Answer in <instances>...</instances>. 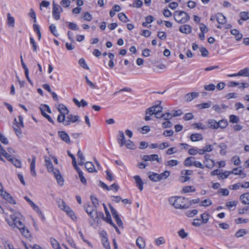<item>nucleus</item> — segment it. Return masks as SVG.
<instances>
[{"label":"nucleus","mask_w":249,"mask_h":249,"mask_svg":"<svg viewBox=\"0 0 249 249\" xmlns=\"http://www.w3.org/2000/svg\"><path fill=\"white\" fill-rule=\"evenodd\" d=\"M169 202L176 209H186L191 206L188 199L183 196L171 197L169 199Z\"/></svg>","instance_id":"obj_1"},{"label":"nucleus","mask_w":249,"mask_h":249,"mask_svg":"<svg viewBox=\"0 0 249 249\" xmlns=\"http://www.w3.org/2000/svg\"><path fill=\"white\" fill-rule=\"evenodd\" d=\"M45 166L47 170L50 173H53L54 177L56 179L57 182L60 186L64 184V179L58 169L54 168L53 163L50 159L47 156L44 157Z\"/></svg>","instance_id":"obj_2"},{"label":"nucleus","mask_w":249,"mask_h":249,"mask_svg":"<svg viewBox=\"0 0 249 249\" xmlns=\"http://www.w3.org/2000/svg\"><path fill=\"white\" fill-rule=\"evenodd\" d=\"M20 214L18 213H15L10 215V218L6 219L8 225L13 228H22L23 224L20 219Z\"/></svg>","instance_id":"obj_3"},{"label":"nucleus","mask_w":249,"mask_h":249,"mask_svg":"<svg viewBox=\"0 0 249 249\" xmlns=\"http://www.w3.org/2000/svg\"><path fill=\"white\" fill-rule=\"evenodd\" d=\"M1 155L3 156L6 158L9 161L13 164L16 167L20 168L21 166V162L18 160L12 157V155H9L6 152V151L3 149L1 144H0V160H2Z\"/></svg>","instance_id":"obj_4"},{"label":"nucleus","mask_w":249,"mask_h":249,"mask_svg":"<svg viewBox=\"0 0 249 249\" xmlns=\"http://www.w3.org/2000/svg\"><path fill=\"white\" fill-rule=\"evenodd\" d=\"M175 20L179 23H184L190 19L188 14L183 11H176L174 13Z\"/></svg>","instance_id":"obj_5"},{"label":"nucleus","mask_w":249,"mask_h":249,"mask_svg":"<svg viewBox=\"0 0 249 249\" xmlns=\"http://www.w3.org/2000/svg\"><path fill=\"white\" fill-rule=\"evenodd\" d=\"M142 160L145 161H154L156 160L158 162L160 163L161 162V159L159 158L157 154H152L150 155H143L142 157Z\"/></svg>","instance_id":"obj_6"},{"label":"nucleus","mask_w":249,"mask_h":249,"mask_svg":"<svg viewBox=\"0 0 249 249\" xmlns=\"http://www.w3.org/2000/svg\"><path fill=\"white\" fill-rule=\"evenodd\" d=\"M66 122H65V125H70L71 123H75L79 122V116L78 115H73L72 114H68L66 117Z\"/></svg>","instance_id":"obj_7"},{"label":"nucleus","mask_w":249,"mask_h":249,"mask_svg":"<svg viewBox=\"0 0 249 249\" xmlns=\"http://www.w3.org/2000/svg\"><path fill=\"white\" fill-rule=\"evenodd\" d=\"M156 105H155L146 109L145 116L144 117L145 121H148L151 120V116L154 115L155 109H156Z\"/></svg>","instance_id":"obj_8"},{"label":"nucleus","mask_w":249,"mask_h":249,"mask_svg":"<svg viewBox=\"0 0 249 249\" xmlns=\"http://www.w3.org/2000/svg\"><path fill=\"white\" fill-rule=\"evenodd\" d=\"M204 162L206 164L205 166L208 168H212L215 165L214 160L210 159V155L206 154L204 157Z\"/></svg>","instance_id":"obj_9"},{"label":"nucleus","mask_w":249,"mask_h":249,"mask_svg":"<svg viewBox=\"0 0 249 249\" xmlns=\"http://www.w3.org/2000/svg\"><path fill=\"white\" fill-rule=\"evenodd\" d=\"M237 76H249V68H245L240 70L237 73L229 74V77H235Z\"/></svg>","instance_id":"obj_10"},{"label":"nucleus","mask_w":249,"mask_h":249,"mask_svg":"<svg viewBox=\"0 0 249 249\" xmlns=\"http://www.w3.org/2000/svg\"><path fill=\"white\" fill-rule=\"evenodd\" d=\"M117 141L121 147L123 146L125 143V136L123 131L119 130L118 131Z\"/></svg>","instance_id":"obj_11"},{"label":"nucleus","mask_w":249,"mask_h":249,"mask_svg":"<svg viewBox=\"0 0 249 249\" xmlns=\"http://www.w3.org/2000/svg\"><path fill=\"white\" fill-rule=\"evenodd\" d=\"M59 5L54 3L53 1V18L56 20H58L60 18V13L59 12Z\"/></svg>","instance_id":"obj_12"},{"label":"nucleus","mask_w":249,"mask_h":249,"mask_svg":"<svg viewBox=\"0 0 249 249\" xmlns=\"http://www.w3.org/2000/svg\"><path fill=\"white\" fill-rule=\"evenodd\" d=\"M0 195L2 196L3 198L8 201L10 203L12 204H16V201L14 199L13 197L6 192H3Z\"/></svg>","instance_id":"obj_13"},{"label":"nucleus","mask_w":249,"mask_h":249,"mask_svg":"<svg viewBox=\"0 0 249 249\" xmlns=\"http://www.w3.org/2000/svg\"><path fill=\"white\" fill-rule=\"evenodd\" d=\"M199 95V93L197 92H190L185 95V99L186 102H190L194 99L197 97Z\"/></svg>","instance_id":"obj_14"},{"label":"nucleus","mask_w":249,"mask_h":249,"mask_svg":"<svg viewBox=\"0 0 249 249\" xmlns=\"http://www.w3.org/2000/svg\"><path fill=\"white\" fill-rule=\"evenodd\" d=\"M60 138L67 143H71V140L68 134L65 131H58Z\"/></svg>","instance_id":"obj_15"},{"label":"nucleus","mask_w":249,"mask_h":249,"mask_svg":"<svg viewBox=\"0 0 249 249\" xmlns=\"http://www.w3.org/2000/svg\"><path fill=\"white\" fill-rule=\"evenodd\" d=\"M22 228H18V229L22 233L23 235H24L26 238H30L31 237V235L29 230L25 227L24 224H22Z\"/></svg>","instance_id":"obj_16"},{"label":"nucleus","mask_w":249,"mask_h":249,"mask_svg":"<svg viewBox=\"0 0 249 249\" xmlns=\"http://www.w3.org/2000/svg\"><path fill=\"white\" fill-rule=\"evenodd\" d=\"M241 202L244 205H249V193L242 194L239 197Z\"/></svg>","instance_id":"obj_17"},{"label":"nucleus","mask_w":249,"mask_h":249,"mask_svg":"<svg viewBox=\"0 0 249 249\" xmlns=\"http://www.w3.org/2000/svg\"><path fill=\"white\" fill-rule=\"evenodd\" d=\"M57 203L58 207L63 211L66 212L68 210H69L70 207L66 205V203L63 200L59 199L57 201Z\"/></svg>","instance_id":"obj_18"},{"label":"nucleus","mask_w":249,"mask_h":249,"mask_svg":"<svg viewBox=\"0 0 249 249\" xmlns=\"http://www.w3.org/2000/svg\"><path fill=\"white\" fill-rule=\"evenodd\" d=\"M30 206L40 216L41 218L44 220L45 219V217L43 214L42 212L40 211L39 208L37 205H36L34 202H32L30 204Z\"/></svg>","instance_id":"obj_19"},{"label":"nucleus","mask_w":249,"mask_h":249,"mask_svg":"<svg viewBox=\"0 0 249 249\" xmlns=\"http://www.w3.org/2000/svg\"><path fill=\"white\" fill-rule=\"evenodd\" d=\"M57 110L59 112V114L63 115H68L69 112V110L68 108L63 104H59L57 107Z\"/></svg>","instance_id":"obj_20"},{"label":"nucleus","mask_w":249,"mask_h":249,"mask_svg":"<svg viewBox=\"0 0 249 249\" xmlns=\"http://www.w3.org/2000/svg\"><path fill=\"white\" fill-rule=\"evenodd\" d=\"M137 246L140 249H145V242L144 239L142 237H139L136 241Z\"/></svg>","instance_id":"obj_21"},{"label":"nucleus","mask_w":249,"mask_h":249,"mask_svg":"<svg viewBox=\"0 0 249 249\" xmlns=\"http://www.w3.org/2000/svg\"><path fill=\"white\" fill-rule=\"evenodd\" d=\"M36 158L35 156H33L32 161L30 164V171L31 175L36 177V173L35 170Z\"/></svg>","instance_id":"obj_22"},{"label":"nucleus","mask_w":249,"mask_h":249,"mask_svg":"<svg viewBox=\"0 0 249 249\" xmlns=\"http://www.w3.org/2000/svg\"><path fill=\"white\" fill-rule=\"evenodd\" d=\"M217 21L220 24H224L226 22V17L221 13H217L215 15Z\"/></svg>","instance_id":"obj_23"},{"label":"nucleus","mask_w":249,"mask_h":249,"mask_svg":"<svg viewBox=\"0 0 249 249\" xmlns=\"http://www.w3.org/2000/svg\"><path fill=\"white\" fill-rule=\"evenodd\" d=\"M179 31L182 33L188 34L191 32L192 27L189 25H183L179 27Z\"/></svg>","instance_id":"obj_24"},{"label":"nucleus","mask_w":249,"mask_h":249,"mask_svg":"<svg viewBox=\"0 0 249 249\" xmlns=\"http://www.w3.org/2000/svg\"><path fill=\"white\" fill-rule=\"evenodd\" d=\"M134 178L135 179V182H136L137 187H138V188L139 189V190L140 191H142L143 190V183L141 178H140V176H137V175L134 176Z\"/></svg>","instance_id":"obj_25"},{"label":"nucleus","mask_w":249,"mask_h":249,"mask_svg":"<svg viewBox=\"0 0 249 249\" xmlns=\"http://www.w3.org/2000/svg\"><path fill=\"white\" fill-rule=\"evenodd\" d=\"M85 168L89 172L92 173L97 172V170L95 169L94 165L93 164L92 162L88 161L85 163Z\"/></svg>","instance_id":"obj_26"},{"label":"nucleus","mask_w":249,"mask_h":249,"mask_svg":"<svg viewBox=\"0 0 249 249\" xmlns=\"http://www.w3.org/2000/svg\"><path fill=\"white\" fill-rule=\"evenodd\" d=\"M190 139L192 142H197L202 140L203 139V136L199 133L193 134L190 136Z\"/></svg>","instance_id":"obj_27"},{"label":"nucleus","mask_w":249,"mask_h":249,"mask_svg":"<svg viewBox=\"0 0 249 249\" xmlns=\"http://www.w3.org/2000/svg\"><path fill=\"white\" fill-rule=\"evenodd\" d=\"M170 175V172L169 171H165L163 173L160 174H158V178L157 180H158L159 181L162 180V179H165L167 178Z\"/></svg>","instance_id":"obj_28"},{"label":"nucleus","mask_w":249,"mask_h":249,"mask_svg":"<svg viewBox=\"0 0 249 249\" xmlns=\"http://www.w3.org/2000/svg\"><path fill=\"white\" fill-rule=\"evenodd\" d=\"M208 124H209V127L212 129H216L218 128V122L214 119L209 120Z\"/></svg>","instance_id":"obj_29"},{"label":"nucleus","mask_w":249,"mask_h":249,"mask_svg":"<svg viewBox=\"0 0 249 249\" xmlns=\"http://www.w3.org/2000/svg\"><path fill=\"white\" fill-rule=\"evenodd\" d=\"M84 210L87 213L91 212H95L97 209L93 206H91L89 203L86 204L84 206Z\"/></svg>","instance_id":"obj_30"},{"label":"nucleus","mask_w":249,"mask_h":249,"mask_svg":"<svg viewBox=\"0 0 249 249\" xmlns=\"http://www.w3.org/2000/svg\"><path fill=\"white\" fill-rule=\"evenodd\" d=\"M156 109H155V111L154 112V114L155 118L157 119L162 118L161 115H160V113L162 112L163 108L162 107L159 105H156Z\"/></svg>","instance_id":"obj_31"},{"label":"nucleus","mask_w":249,"mask_h":249,"mask_svg":"<svg viewBox=\"0 0 249 249\" xmlns=\"http://www.w3.org/2000/svg\"><path fill=\"white\" fill-rule=\"evenodd\" d=\"M231 33L232 35L235 36L236 39L237 41L240 40L242 37V35L241 34L238 30L236 29H232L231 31Z\"/></svg>","instance_id":"obj_32"},{"label":"nucleus","mask_w":249,"mask_h":249,"mask_svg":"<svg viewBox=\"0 0 249 249\" xmlns=\"http://www.w3.org/2000/svg\"><path fill=\"white\" fill-rule=\"evenodd\" d=\"M7 16V24L9 27H14L15 26V19L11 16L10 13H8Z\"/></svg>","instance_id":"obj_33"},{"label":"nucleus","mask_w":249,"mask_h":249,"mask_svg":"<svg viewBox=\"0 0 249 249\" xmlns=\"http://www.w3.org/2000/svg\"><path fill=\"white\" fill-rule=\"evenodd\" d=\"M195 191H196V189L193 186H187L184 187L182 189V192L184 193L195 192Z\"/></svg>","instance_id":"obj_34"},{"label":"nucleus","mask_w":249,"mask_h":249,"mask_svg":"<svg viewBox=\"0 0 249 249\" xmlns=\"http://www.w3.org/2000/svg\"><path fill=\"white\" fill-rule=\"evenodd\" d=\"M102 243L103 246L106 249H110V246L109 242H108L107 237L104 235L102 238Z\"/></svg>","instance_id":"obj_35"},{"label":"nucleus","mask_w":249,"mask_h":249,"mask_svg":"<svg viewBox=\"0 0 249 249\" xmlns=\"http://www.w3.org/2000/svg\"><path fill=\"white\" fill-rule=\"evenodd\" d=\"M77 157L78 159L80 160L79 161V164L80 165H83L84 164V160L85 158L83 156V154L81 150L79 149L77 152Z\"/></svg>","instance_id":"obj_36"},{"label":"nucleus","mask_w":249,"mask_h":249,"mask_svg":"<svg viewBox=\"0 0 249 249\" xmlns=\"http://www.w3.org/2000/svg\"><path fill=\"white\" fill-rule=\"evenodd\" d=\"M93 213L94 212H91L88 213L90 218V220H89V223L91 226L93 225L96 222V215L95 214H94Z\"/></svg>","instance_id":"obj_37"},{"label":"nucleus","mask_w":249,"mask_h":249,"mask_svg":"<svg viewBox=\"0 0 249 249\" xmlns=\"http://www.w3.org/2000/svg\"><path fill=\"white\" fill-rule=\"evenodd\" d=\"M228 124V121L226 120H221L218 122V128L222 129L226 128Z\"/></svg>","instance_id":"obj_38"},{"label":"nucleus","mask_w":249,"mask_h":249,"mask_svg":"<svg viewBox=\"0 0 249 249\" xmlns=\"http://www.w3.org/2000/svg\"><path fill=\"white\" fill-rule=\"evenodd\" d=\"M212 102L209 101L207 103H203L197 105L199 109L208 108L211 106Z\"/></svg>","instance_id":"obj_39"},{"label":"nucleus","mask_w":249,"mask_h":249,"mask_svg":"<svg viewBox=\"0 0 249 249\" xmlns=\"http://www.w3.org/2000/svg\"><path fill=\"white\" fill-rule=\"evenodd\" d=\"M67 23L68 24V27L69 29L73 31H78L79 30V27L76 23L71 22H67Z\"/></svg>","instance_id":"obj_40"},{"label":"nucleus","mask_w":249,"mask_h":249,"mask_svg":"<svg viewBox=\"0 0 249 249\" xmlns=\"http://www.w3.org/2000/svg\"><path fill=\"white\" fill-rule=\"evenodd\" d=\"M77 171L78 173L79 177L80 179V180L81 182L83 184H86L87 183V180L84 177L83 173L81 170H80V169H77Z\"/></svg>","instance_id":"obj_41"},{"label":"nucleus","mask_w":249,"mask_h":249,"mask_svg":"<svg viewBox=\"0 0 249 249\" xmlns=\"http://www.w3.org/2000/svg\"><path fill=\"white\" fill-rule=\"evenodd\" d=\"M21 127L18 124H15V126H14V129L15 131V133L17 135V136L18 137H20V136L21 135L22 131L20 129Z\"/></svg>","instance_id":"obj_42"},{"label":"nucleus","mask_w":249,"mask_h":249,"mask_svg":"<svg viewBox=\"0 0 249 249\" xmlns=\"http://www.w3.org/2000/svg\"><path fill=\"white\" fill-rule=\"evenodd\" d=\"M195 159V158L190 157L186 158L184 161V165L186 166H190L193 165V163L194 162V160H193Z\"/></svg>","instance_id":"obj_43"},{"label":"nucleus","mask_w":249,"mask_h":249,"mask_svg":"<svg viewBox=\"0 0 249 249\" xmlns=\"http://www.w3.org/2000/svg\"><path fill=\"white\" fill-rule=\"evenodd\" d=\"M49 30L55 36L57 37L59 36V34L57 32L56 26L54 24H52L50 26Z\"/></svg>","instance_id":"obj_44"},{"label":"nucleus","mask_w":249,"mask_h":249,"mask_svg":"<svg viewBox=\"0 0 249 249\" xmlns=\"http://www.w3.org/2000/svg\"><path fill=\"white\" fill-rule=\"evenodd\" d=\"M50 241L54 249H58L61 248L58 242L54 238H51Z\"/></svg>","instance_id":"obj_45"},{"label":"nucleus","mask_w":249,"mask_h":249,"mask_svg":"<svg viewBox=\"0 0 249 249\" xmlns=\"http://www.w3.org/2000/svg\"><path fill=\"white\" fill-rule=\"evenodd\" d=\"M65 212L73 220L75 221L77 219V217L75 215L74 213L71 210L70 208H69V210H68V211H66Z\"/></svg>","instance_id":"obj_46"},{"label":"nucleus","mask_w":249,"mask_h":249,"mask_svg":"<svg viewBox=\"0 0 249 249\" xmlns=\"http://www.w3.org/2000/svg\"><path fill=\"white\" fill-rule=\"evenodd\" d=\"M165 243V240L163 237H160L155 240V245L157 246H159L160 245L163 244Z\"/></svg>","instance_id":"obj_47"},{"label":"nucleus","mask_w":249,"mask_h":249,"mask_svg":"<svg viewBox=\"0 0 249 249\" xmlns=\"http://www.w3.org/2000/svg\"><path fill=\"white\" fill-rule=\"evenodd\" d=\"M210 215V214L206 213H203L201 215V221L202 223L205 224L208 222L209 217Z\"/></svg>","instance_id":"obj_48"},{"label":"nucleus","mask_w":249,"mask_h":249,"mask_svg":"<svg viewBox=\"0 0 249 249\" xmlns=\"http://www.w3.org/2000/svg\"><path fill=\"white\" fill-rule=\"evenodd\" d=\"M118 18L121 21L124 23H126L129 21L128 18H127L126 15L123 13H119L118 14Z\"/></svg>","instance_id":"obj_49"},{"label":"nucleus","mask_w":249,"mask_h":249,"mask_svg":"<svg viewBox=\"0 0 249 249\" xmlns=\"http://www.w3.org/2000/svg\"><path fill=\"white\" fill-rule=\"evenodd\" d=\"M246 234H247L246 231L244 229H241L236 231L235 234V236L236 237L239 238L243 236Z\"/></svg>","instance_id":"obj_50"},{"label":"nucleus","mask_w":249,"mask_h":249,"mask_svg":"<svg viewBox=\"0 0 249 249\" xmlns=\"http://www.w3.org/2000/svg\"><path fill=\"white\" fill-rule=\"evenodd\" d=\"M90 199L92 201L93 206L95 208L97 209L98 206L99 205L98 199L93 196H90Z\"/></svg>","instance_id":"obj_51"},{"label":"nucleus","mask_w":249,"mask_h":249,"mask_svg":"<svg viewBox=\"0 0 249 249\" xmlns=\"http://www.w3.org/2000/svg\"><path fill=\"white\" fill-rule=\"evenodd\" d=\"M126 147L129 149H134L135 146L134 143L130 140L125 141V143L124 144Z\"/></svg>","instance_id":"obj_52"},{"label":"nucleus","mask_w":249,"mask_h":249,"mask_svg":"<svg viewBox=\"0 0 249 249\" xmlns=\"http://www.w3.org/2000/svg\"><path fill=\"white\" fill-rule=\"evenodd\" d=\"M161 117L165 121L170 120L173 118L172 114L169 112L163 113L161 115Z\"/></svg>","instance_id":"obj_53"},{"label":"nucleus","mask_w":249,"mask_h":249,"mask_svg":"<svg viewBox=\"0 0 249 249\" xmlns=\"http://www.w3.org/2000/svg\"><path fill=\"white\" fill-rule=\"evenodd\" d=\"M95 215H96V223H99V219L100 218H101L103 220L105 218V216L104 215V213L101 212H98L96 210V211L95 212Z\"/></svg>","instance_id":"obj_54"},{"label":"nucleus","mask_w":249,"mask_h":249,"mask_svg":"<svg viewBox=\"0 0 249 249\" xmlns=\"http://www.w3.org/2000/svg\"><path fill=\"white\" fill-rule=\"evenodd\" d=\"M198 213V211L197 210L194 209L192 210H190L186 212V215L189 217H192L195 215H196Z\"/></svg>","instance_id":"obj_55"},{"label":"nucleus","mask_w":249,"mask_h":249,"mask_svg":"<svg viewBox=\"0 0 249 249\" xmlns=\"http://www.w3.org/2000/svg\"><path fill=\"white\" fill-rule=\"evenodd\" d=\"M40 110H41V114L45 117L46 118L48 121L54 124V121L53 120V119L51 118V117H50V116H49V115L47 114L45 111L43 110V109L42 108H40Z\"/></svg>","instance_id":"obj_56"},{"label":"nucleus","mask_w":249,"mask_h":249,"mask_svg":"<svg viewBox=\"0 0 249 249\" xmlns=\"http://www.w3.org/2000/svg\"><path fill=\"white\" fill-rule=\"evenodd\" d=\"M249 13L247 12H242L240 13L241 19L242 20H246L249 19Z\"/></svg>","instance_id":"obj_57"},{"label":"nucleus","mask_w":249,"mask_h":249,"mask_svg":"<svg viewBox=\"0 0 249 249\" xmlns=\"http://www.w3.org/2000/svg\"><path fill=\"white\" fill-rule=\"evenodd\" d=\"M66 117L65 115L59 114L57 117V121L58 123H63L65 125V122H66L65 119Z\"/></svg>","instance_id":"obj_58"},{"label":"nucleus","mask_w":249,"mask_h":249,"mask_svg":"<svg viewBox=\"0 0 249 249\" xmlns=\"http://www.w3.org/2000/svg\"><path fill=\"white\" fill-rule=\"evenodd\" d=\"M215 86L213 84H210L209 85H205L204 89L207 91H213L215 89Z\"/></svg>","instance_id":"obj_59"},{"label":"nucleus","mask_w":249,"mask_h":249,"mask_svg":"<svg viewBox=\"0 0 249 249\" xmlns=\"http://www.w3.org/2000/svg\"><path fill=\"white\" fill-rule=\"evenodd\" d=\"M229 119L230 122L232 123H237L239 121L238 117L234 115H231Z\"/></svg>","instance_id":"obj_60"},{"label":"nucleus","mask_w":249,"mask_h":249,"mask_svg":"<svg viewBox=\"0 0 249 249\" xmlns=\"http://www.w3.org/2000/svg\"><path fill=\"white\" fill-rule=\"evenodd\" d=\"M212 202L209 199H206L202 201L201 204L200 206H204V207H208L212 205Z\"/></svg>","instance_id":"obj_61"},{"label":"nucleus","mask_w":249,"mask_h":249,"mask_svg":"<svg viewBox=\"0 0 249 249\" xmlns=\"http://www.w3.org/2000/svg\"><path fill=\"white\" fill-rule=\"evenodd\" d=\"M157 176H158V174L152 173V174L149 175L148 178L150 180H151L153 181L158 182L159 181L157 180V179H158Z\"/></svg>","instance_id":"obj_62"},{"label":"nucleus","mask_w":249,"mask_h":249,"mask_svg":"<svg viewBox=\"0 0 249 249\" xmlns=\"http://www.w3.org/2000/svg\"><path fill=\"white\" fill-rule=\"evenodd\" d=\"M79 64L83 68L87 69V70H89V67L87 65L84 59L80 58L79 60Z\"/></svg>","instance_id":"obj_63"},{"label":"nucleus","mask_w":249,"mask_h":249,"mask_svg":"<svg viewBox=\"0 0 249 249\" xmlns=\"http://www.w3.org/2000/svg\"><path fill=\"white\" fill-rule=\"evenodd\" d=\"M247 213H249V206H246L243 209H239L238 210V213L240 214H243Z\"/></svg>","instance_id":"obj_64"}]
</instances>
